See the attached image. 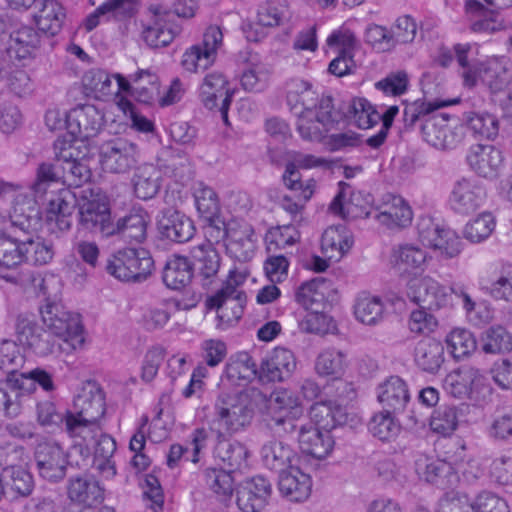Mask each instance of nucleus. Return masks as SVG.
<instances>
[{
    "mask_svg": "<svg viewBox=\"0 0 512 512\" xmlns=\"http://www.w3.org/2000/svg\"><path fill=\"white\" fill-rule=\"evenodd\" d=\"M25 364V355L16 341L0 340V371L6 374L0 379V412L9 418L19 415V398L31 389L32 383L23 386L25 379L20 369Z\"/></svg>",
    "mask_w": 512,
    "mask_h": 512,
    "instance_id": "1",
    "label": "nucleus"
},
{
    "mask_svg": "<svg viewBox=\"0 0 512 512\" xmlns=\"http://www.w3.org/2000/svg\"><path fill=\"white\" fill-rule=\"evenodd\" d=\"M39 221V210L32 199L14 204L10 214L11 232L0 233V267L10 269L23 262L22 239L17 232L28 235L37 229Z\"/></svg>",
    "mask_w": 512,
    "mask_h": 512,
    "instance_id": "2",
    "label": "nucleus"
},
{
    "mask_svg": "<svg viewBox=\"0 0 512 512\" xmlns=\"http://www.w3.org/2000/svg\"><path fill=\"white\" fill-rule=\"evenodd\" d=\"M39 311L45 327L62 340L63 344L58 346L63 352L70 353L83 345V325L79 314L50 299L45 300Z\"/></svg>",
    "mask_w": 512,
    "mask_h": 512,
    "instance_id": "3",
    "label": "nucleus"
},
{
    "mask_svg": "<svg viewBox=\"0 0 512 512\" xmlns=\"http://www.w3.org/2000/svg\"><path fill=\"white\" fill-rule=\"evenodd\" d=\"M258 390L240 393H229L222 391L214 404L215 418L212 421L211 429L217 425L218 437L224 432L234 433L250 423L254 415V409L250 397L260 395Z\"/></svg>",
    "mask_w": 512,
    "mask_h": 512,
    "instance_id": "4",
    "label": "nucleus"
},
{
    "mask_svg": "<svg viewBox=\"0 0 512 512\" xmlns=\"http://www.w3.org/2000/svg\"><path fill=\"white\" fill-rule=\"evenodd\" d=\"M151 253L144 248H123L110 255L105 264L106 272L122 282L145 281L154 271Z\"/></svg>",
    "mask_w": 512,
    "mask_h": 512,
    "instance_id": "5",
    "label": "nucleus"
},
{
    "mask_svg": "<svg viewBox=\"0 0 512 512\" xmlns=\"http://www.w3.org/2000/svg\"><path fill=\"white\" fill-rule=\"evenodd\" d=\"M243 280L241 275L231 270L221 289L206 299V307L217 310L220 324L225 327L234 325L243 315L247 297L245 292L237 288Z\"/></svg>",
    "mask_w": 512,
    "mask_h": 512,
    "instance_id": "6",
    "label": "nucleus"
},
{
    "mask_svg": "<svg viewBox=\"0 0 512 512\" xmlns=\"http://www.w3.org/2000/svg\"><path fill=\"white\" fill-rule=\"evenodd\" d=\"M293 115L296 117V130L307 141H321L334 124L342 120L341 111L335 109L330 95H322L320 108Z\"/></svg>",
    "mask_w": 512,
    "mask_h": 512,
    "instance_id": "7",
    "label": "nucleus"
},
{
    "mask_svg": "<svg viewBox=\"0 0 512 512\" xmlns=\"http://www.w3.org/2000/svg\"><path fill=\"white\" fill-rule=\"evenodd\" d=\"M76 413L67 412L66 432L71 437L85 439L87 431L92 432L97 421L105 414V402L100 393L78 395L74 400Z\"/></svg>",
    "mask_w": 512,
    "mask_h": 512,
    "instance_id": "8",
    "label": "nucleus"
},
{
    "mask_svg": "<svg viewBox=\"0 0 512 512\" xmlns=\"http://www.w3.org/2000/svg\"><path fill=\"white\" fill-rule=\"evenodd\" d=\"M100 162L106 171L124 174L135 168L140 160L139 146L125 137H114L99 148Z\"/></svg>",
    "mask_w": 512,
    "mask_h": 512,
    "instance_id": "9",
    "label": "nucleus"
},
{
    "mask_svg": "<svg viewBox=\"0 0 512 512\" xmlns=\"http://www.w3.org/2000/svg\"><path fill=\"white\" fill-rule=\"evenodd\" d=\"M406 295L411 302L430 312L452 305V297L447 288L429 275L410 279L407 283Z\"/></svg>",
    "mask_w": 512,
    "mask_h": 512,
    "instance_id": "10",
    "label": "nucleus"
},
{
    "mask_svg": "<svg viewBox=\"0 0 512 512\" xmlns=\"http://www.w3.org/2000/svg\"><path fill=\"white\" fill-rule=\"evenodd\" d=\"M223 34L218 26H209L203 34V40L188 48L182 55V67L191 73L208 69L216 60L221 47Z\"/></svg>",
    "mask_w": 512,
    "mask_h": 512,
    "instance_id": "11",
    "label": "nucleus"
},
{
    "mask_svg": "<svg viewBox=\"0 0 512 512\" xmlns=\"http://www.w3.org/2000/svg\"><path fill=\"white\" fill-rule=\"evenodd\" d=\"M366 217L375 219L388 229H402L412 223L413 212L408 202L399 195L384 194Z\"/></svg>",
    "mask_w": 512,
    "mask_h": 512,
    "instance_id": "12",
    "label": "nucleus"
},
{
    "mask_svg": "<svg viewBox=\"0 0 512 512\" xmlns=\"http://www.w3.org/2000/svg\"><path fill=\"white\" fill-rule=\"evenodd\" d=\"M77 226L102 237L113 236V221L109 204L98 199H82L78 205Z\"/></svg>",
    "mask_w": 512,
    "mask_h": 512,
    "instance_id": "13",
    "label": "nucleus"
},
{
    "mask_svg": "<svg viewBox=\"0 0 512 512\" xmlns=\"http://www.w3.org/2000/svg\"><path fill=\"white\" fill-rule=\"evenodd\" d=\"M448 113H434L425 118L421 124V134L429 145L436 149L446 150L457 146L461 141V133L450 123Z\"/></svg>",
    "mask_w": 512,
    "mask_h": 512,
    "instance_id": "14",
    "label": "nucleus"
},
{
    "mask_svg": "<svg viewBox=\"0 0 512 512\" xmlns=\"http://www.w3.org/2000/svg\"><path fill=\"white\" fill-rule=\"evenodd\" d=\"M18 340L39 356H47L54 352L56 336L48 329L38 325L32 316L20 314L16 320Z\"/></svg>",
    "mask_w": 512,
    "mask_h": 512,
    "instance_id": "15",
    "label": "nucleus"
},
{
    "mask_svg": "<svg viewBox=\"0 0 512 512\" xmlns=\"http://www.w3.org/2000/svg\"><path fill=\"white\" fill-rule=\"evenodd\" d=\"M486 188L473 177H463L455 182L450 195L452 209L463 215L478 210L485 202Z\"/></svg>",
    "mask_w": 512,
    "mask_h": 512,
    "instance_id": "16",
    "label": "nucleus"
},
{
    "mask_svg": "<svg viewBox=\"0 0 512 512\" xmlns=\"http://www.w3.org/2000/svg\"><path fill=\"white\" fill-rule=\"evenodd\" d=\"M34 458L42 478L57 482L65 477L68 465L67 454L57 443H39L36 446Z\"/></svg>",
    "mask_w": 512,
    "mask_h": 512,
    "instance_id": "17",
    "label": "nucleus"
},
{
    "mask_svg": "<svg viewBox=\"0 0 512 512\" xmlns=\"http://www.w3.org/2000/svg\"><path fill=\"white\" fill-rule=\"evenodd\" d=\"M271 493L270 481L257 475L239 484L236 490V503L243 512H259L267 505Z\"/></svg>",
    "mask_w": 512,
    "mask_h": 512,
    "instance_id": "18",
    "label": "nucleus"
},
{
    "mask_svg": "<svg viewBox=\"0 0 512 512\" xmlns=\"http://www.w3.org/2000/svg\"><path fill=\"white\" fill-rule=\"evenodd\" d=\"M486 378L478 368L462 365L445 379L447 391L458 399H476V394L485 388Z\"/></svg>",
    "mask_w": 512,
    "mask_h": 512,
    "instance_id": "19",
    "label": "nucleus"
},
{
    "mask_svg": "<svg viewBox=\"0 0 512 512\" xmlns=\"http://www.w3.org/2000/svg\"><path fill=\"white\" fill-rule=\"evenodd\" d=\"M103 122L104 115L91 104L79 105L67 114V130L81 141L95 137Z\"/></svg>",
    "mask_w": 512,
    "mask_h": 512,
    "instance_id": "20",
    "label": "nucleus"
},
{
    "mask_svg": "<svg viewBox=\"0 0 512 512\" xmlns=\"http://www.w3.org/2000/svg\"><path fill=\"white\" fill-rule=\"evenodd\" d=\"M54 153L59 157L61 182L69 186H81L91 177L88 166L74 157L75 149L65 140L58 138L53 145Z\"/></svg>",
    "mask_w": 512,
    "mask_h": 512,
    "instance_id": "21",
    "label": "nucleus"
},
{
    "mask_svg": "<svg viewBox=\"0 0 512 512\" xmlns=\"http://www.w3.org/2000/svg\"><path fill=\"white\" fill-rule=\"evenodd\" d=\"M227 253L239 262L251 260L256 252L257 237L251 224L246 221L231 220Z\"/></svg>",
    "mask_w": 512,
    "mask_h": 512,
    "instance_id": "22",
    "label": "nucleus"
},
{
    "mask_svg": "<svg viewBox=\"0 0 512 512\" xmlns=\"http://www.w3.org/2000/svg\"><path fill=\"white\" fill-rule=\"evenodd\" d=\"M194 272L203 288L209 289L219 282V269L221 257L214 246L209 243H200L190 249Z\"/></svg>",
    "mask_w": 512,
    "mask_h": 512,
    "instance_id": "23",
    "label": "nucleus"
},
{
    "mask_svg": "<svg viewBox=\"0 0 512 512\" xmlns=\"http://www.w3.org/2000/svg\"><path fill=\"white\" fill-rule=\"evenodd\" d=\"M466 161L472 171L486 179L496 178L503 167L501 150L492 145L477 144L470 147Z\"/></svg>",
    "mask_w": 512,
    "mask_h": 512,
    "instance_id": "24",
    "label": "nucleus"
},
{
    "mask_svg": "<svg viewBox=\"0 0 512 512\" xmlns=\"http://www.w3.org/2000/svg\"><path fill=\"white\" fill-rule=\"evenodd\" d=\"M157 229L160 235L176 243L189 241L195 233L193 221L181 211L166 208L157 217Z\"/></svg>",
    "mask_w": 512,
    "mask_h": 512,
    "instance_id": "25",
    "label": "nucleus"
},
{
    "mask_svg": "<svg viewBox=\"0 0 512 512\" xmlns=\"http://www.w3.org/2000/svg\"><path fill=\"white\" fill-rule=\"evenodd\" d=\"M319 96L313 85L300 78H292L286 83V103L292 114L310 113L320 108Z\"/></svg>",
    "mask_w": 512,
    "mask_h": 512,
    "instance_id": "26",
    "label": "nucleus"
},
{
    "mask_svg": "<svg viewBox=\"0 0 512 512\" xmlns=\"http://www.w3.org/2000/svg\"><path fill=\"white\" fill-rule=\"evenodd\" d=\"M377 399L386 412L402 413L411 400L407 383L399 376H391L377 387Z\"/></svg>",
    "mask_w": 512,
    "mask_h": 512,
    "instance_id": "27",
    "label": "nucleus"
},
{
    "mask_svg": "<svg viewBox=\"0 0 512 512\" xmlns=\"http://www.w3.org/2000/svg\"><path fill=\"white\" fill-rule=\"evenodd\" d=\"M296 369L293 352L284 347H276L260 366V380L281 382L291 376Z\"/></svg>",
    "mask_w": 512,
    "mask_h": 512,
    "instance_id": "28",
    "label": "nucleus"
},
{
    "mask_svg": "<svg viewBox=\"0 0 512 512\" xmlns=\"http://www.w3.org/2000/svg\"><path fill=\"white\" fill-rule=\"evenodd\" d=\"M392 257L394 267L402 274L422 273L432 259L426 249L412 243L399 244Z\"/></svg>",
    "mask_w": 512,
    "mask_h": 512,
    "instance_id": "29",
    "label": "nucleus"
},
{
    "mask_svg": "<svg viewBox=\"0 0 512 512\" xmlns=\"http://www.w3.org/2000/svg\"><path fill=\"white\" fill-rule=\"evenodd\" d=\"M149 222L150 217L145 210L134 209L116 223L113 222V236H118L124 242L141 243L147 237Z\"/></svg>",
    "mask_w": 512,
    "mask_h": 512,
    "instance_id": "30",
    "label": "nucleus"
},
{
    "mask_svg": "<svg viewBox=\"0 0 512 512\" xmlns=\"http://www.w3.org/2000/svg\"><path fill=\"white\" fill-rule=\"evenodd\" d=\"M465 11L470 22V30L477 34L490 35L504 28L499 14L487 9L478 0H466Z\"/></svg>",
    "mask_w": 512,
    "mask_h": 512,
    "instance_id": "31",
    "label": "nucleus"
},
{
    "mask_svg": "<svg viewBox=\"0 0 512 512\" xmlns=\"http://www.w3.org/2000/svg\"><path fill=\"white\" fill-rule=\"evenodd\" d=\"M414 363L423 372L435 375L445 361L443 344L435 338H423L414 348Z\"/></svg>",
    "mask_w": 512,
    "mask_h": 512,
    "instance_id": "32",
    "label": "nucleus"
},
{
    "mask_svg": "<svg viewBox=\"0 0 512 512\" xmlns=\"http://www.w3.org/2000/svg\"><path fill=\"white\" fill-rule=\"evenodd\" d=\"M278 487L280 493L288 500L303 502L311 494L312 480L310 475L293 466L280 474Z\"/></svg>",
    "mask_w": 512,
    "mask_h": 512,
    "instance_id": "33",
    "label": "nucleus"
},
{
    "mask_svg": "<svg viewBox=\"0 0 512 512\" xmlns=\"http://www.w3.org/2000/svg\"><path fill=\"white\" fill-rule=\"evenodd\" d=\"M298 442L304 454L316 459H323L328 456L334 446L331 434L319 430L311 423L300 427Z\"/></svg>",
    "mask_w": 512,
    "mask_h": 512,
    "instance_id": "34",
    "label": "nucleus"
},
{
    "mask_svg": "<svg viewBox=\"0 0 512 512\" xmlns=\"http://www.w3.org/2000/svg\"><path fill=\"white\" fill-rule=\"evenodd\" d=\"M234 91L229 87L226 76L219 72L213 71L208 73L202 81L199 91V97L205 108L214 110L222 103L225 97L233 98Z\"/></svg>",
    "mask_w": 512,
    "mask_h": 512,
    "instance_id": "35",
    "label": "nucleus"
},
{
    "mask_svg": "<svg viewBox=\"0 0 512 512\" xmlns=\"http://www.w3.org/2000/svg\"><path fill=\"white\" fill-rule=\"evenodd\" d=\"M194 277L192 262L186 256L173 254L166 260L162 280L167 288L181 290L189 285Z\"/></svg>",
    "mask_w": 512,
    "mask_h": 512,
    "instance_id": "36",
    "label": "nucleus"
},
{
    "mask_svg": "<svg viewBox=\"0 0 512 512\" xmlns=\"http://www.w3.org/2000/svg\"><path fill=\"white\" fill-rule=\"evenodd\" d=\"M310 418L314 427L330 434L337 426L346 423L347 413L342 405L334 401H320L311 406Z\"/></svg>",
    "mask_w": 512,
    "mask_h": 512,
    "instance_id": "37",
    "label": "nucleus"
},
{
    "mask_svg": "<svg viewBox=\"0 0 512 512\" xmlns=\"http://www.w3.org/2000/svg\"><path fill=\"white\" fill-rule=\"evenodd\" d=\"M68 497L73 502L92 507L103 502L104 489L91 476H77L69 482Z\"/></svg>",
    "mask_w": 512,
    "mask_h": 512,
    "instance_id": "38",
    "label": "nucleus"
},
{
    "mask_svg": "<svg viewBox=\"0 0 512 512\" xmlns=\"http://www.w3.org/2000/svg\"><path fill=\"white\" fill-rule=\"evenodd\" d=\"M218 438L214 456L221 461L224 469L234 473L246 468L249 452L245 445L236 440L225 439L223 436Z\"/></svg>",
    "mask_w": 512,
    "mask_h": 512,
    "instance_id": "39",
    "label": "nucleus"
},
{
    "mask_svg": "<svg viewBox=\"0 0 512 512\" xmlns=\"http://www.w3.org/2000/svg\"><path fill=\"white\" fill-rule=\"evenodd\" d=\"M150 11L153 13V19L144 26L142 38L151 48L165 47L173 41L175 32L164 20L167 13L162 11L161 7L152 6Z\"/></svg>",
    "mask_w": 512,
    "mask_h": 512,
    "instance_id": "40",
    "label": "nucleus"
},
{
    "mask_svg": "<svg viewBox=\"0 0 512 512\" xmlns=\"http://www.w3.org/2000/svg\"><path fill=\"white\" fill-rule=\"evenodd\" d=\"M161 182V170L153 164H143L136 168L132 178L134 194L141 200H150L160 191Z\"/></svg>",
    "mask_w": 512,
    "mask_h": 512,
    "instance_id": "41",
    "label": "nucleus"
},
{
    "mask_svg": "<svg viewBox=\"0 0 512 512\" xmlns=\"http://www.w3.org/2000/svg\"><path fill=\"white\" fill-rule=\"evenodd\" d=\"M66 17L65 8L57 0H43L39 11L34 15L38 30L47 35H57Z\"/></svg>",
    "mask_w": 512,
    "mask_h": 512,
    "instance_id": "42",
    "label": "nucleus"
},
{
    "mask_svg": "<svg viewBox=\"0 0 512 512\" xmlns=\"http://www.w3.org/2000/svg\"><path fill=\"white\" fill-rule=\"evenodd\" d=\"M483 81L488 85L492 94L506 92L507 98L512 99V91L509 89L512 81L510 60L506 57L491 60L484 70Z\"/></svg>",
    "mask_w": 512,
    "mask_h": 512,
    "instance_id": "43",
    "label": "nucleus"
},
{
    "mask_svg": "<svg viewBox=\"0 0 512 512\" xmlns=\"http://www.w3.org/2000/svg\"><path fill=\"white\" fill-rule=\"evenodd\" d=\"M352 245L351 235L342 225L328 227L322 234L321 250L329 260L339 261Z\"/></svg>",
    "mask_w": 512,
    "mask_h": 512,
    "instance_id": "44",
    "label": "nucleus"
},
{
    "mask_svg": "<svg viewBox=\"0 0 512 512\" xmlns=\"http://www.w3.org/2000/svg\"><path fill=\"white\" fill-rule=\"evenodd\" d=\"M295 452L290 445L283 441L271 440L261 448V459L263 465L272 471L285 472L292 466Z\"/></svg>",
    "mask_w": 512,
    "mask_h": 512,
    "instance_id": "45",
    "label": "nucleus"
},
{
    "mask_svg": "<svg viewBox=\"0 0 512 512\" xmlns=\"http://www.w3.org/2000/svg\"><path fill=\"white\" fill-rule=\"evenodd\" d=\"M417 471L426 482L434 484L441 489L451 487L457 480V475L451 463L440 459L426 460L424 465L418 462Z\"/></svg>",
    "mask_w": 512,
    "mask_h": 512,
    "instance_id": "46",
    "label": "nucleus"
},
{
    "mask_svg": "<svg viewBox=\"0 0 512 512\" xmlns=\"http://www.w3.org/2000/svg\"><path fill=\"white\" fill-rule=\"evenodd\" d=\"M5 464L7 466L1 473V481L3 482L6 495H10L11 498L29 495L33 488L31 474L21 466L10 464L7 460Z\"/></svg>",
    "mask_w": 512,
    "mask_h": 512,
    "instance_id": "47",
    "label": "nucleus"
},
{
    "mask_svg": "<svg viewBox=\"0 0 512 512\" xmlns=\"http://www.w3.org/2000/svg\"><path fill=\"white\" fill-rule=\"evenodd\" d=\"M329 286L324 277H315L309 281L303 282L296 290L295 300L305 310L325 309V290Z\"/></svg>",
    "mask_w": 512,
    "mask_h": 512,
    "instance_id": "48",
    "label": "nucleus"
},
{
    "mask_svg": "<svg viewBox=\"0 0 512 512\" xmlns=\"http://www.w3.org/2000/svg\"><path fill=\"white\" fill-rule=\"evenodd\" d=\"M385 305L378 296L361 293L355 300L354 315L358 321L365 325H377L384 318Z\"/></svg>",
    "mask_w": 512,
    "mask_h": 512,
    "instance_id": "49",
    "label": "nucleus"
},
{
    "mask_svg": "<svg viewBox=\"0 0 512 512\" xmlns=\"http://www.w3.org/2000/svg\"><path fill=\"white\" fill-rule=\"evenodd\" d=\"M342 119L354 122L360 129H368L380 122L378 112L365 98H354L346 105V111L341 112Z\"/></svg>",
    "mask_w": 512,
    "mask_h": 512,
    "instance_id": "50",
    "label": "nucleus"
},
{
    "mask_svg": "<svg viewBox=\"0 0 512 512\" xmlns=\"http://www.w3.org/2000/svg\"><path fill=\"white\" fill-rule=\"evenodd\" d=\"M115 451V440L110 435L101 434L96 441L93 466L107 478L116 474L115 464L112 460Z\"/></svg>",
    "mask_w": 512,
    "mask_h": 512,
    "instance_id": "51",
    "label": "nucleus"
},
{
    "mask_svg": "<svg viewBox=\"0 0 512 512\" xmlns=\"http://www.w3.org/2000/svg\"><path fill=\"white\" fill-rule=\"evenodd\" d=\"M346 355L335 348L322 350L315 361V371L319 376H333L338 378L344 373Z\"/></svg>",
    "mask_w": 512,
    "mask_h": 512,
    "instance_id": "52",
    "label": "nucleus"
},
{
    "mask_svg": "<svg viewBox=\"0 0 512 512\" xmlns=\"http://www.w3.org/2000/svg\"><path fill=\"white\" fill-rule=\"evenodd\" d=\"M392 414V412L383 410L374 414L368 423L369 432L380 441H392L396 439L401 431L400 423Z\"/></svg>",
    "mask_w": 512,
    "mask_h": 512,
    "instance_id": "53",
    "label": "nucleus"
},
{
    "mask_svg": "<svg viewBox=\"0 0 512 512\" xmlns=\"http://www.w3.org/2000/svg\"><path fill=\"white\" fill-rule=\"evenodd\" d=\"M135 83L133 95L137 101L151 104L159 94V78L150 70L140 69L132 77Z\"/></svg>",
    "mask_w": 512,
    "mask_h": 512,
    "instance_id": "54",
    "label": "nucleus"
},
{
    "mask_svg": "<svg viewBox=\"0 0 512 512\" xmlns=\"http://www.w3.org/2000/svg\"><path fill=\"white\" fill-rule=\"evenodd\" d=\"M299 170L300 168L288 160L282 174V182L287 189L299 192V199L301 201H309L314 193L316 181L308 179L306 182H303Z\"/></svg>",
    "mask_w": 512,
    "mask_h": 512,
    "instance_id": "55",
    "label": "nucleus"
},
{
    "mask_svg": "<svg viewBox=\"0 0 512 512\" xmlns=\"http://www.w3.org/2000/svg\"><path fill=\"white\" fill-rule=\"evenodd\" d=\"M232 472L226 469L208 468L205 470V483L219 498L220 501L230 500L234 491Z\"/></svg>",
    "mask_w": 512,
    "mask_h": 512,
    "instance_id": "56",
    "label": "nucleus"
},
{
    "mask_svg": "<svg viewBox=\"0 0 512 512\" xmlns=\"http://www.w3.org/2000/svg\"><path fill=\"white\" fill-rule=\"evenodd\" d=\"M464 119L468 129L476 137L492 140L498 135L499 122L489 113L467 112Z\"/></svg>",
    "mask_w": 512,
    "mask_h": 512,
    "instance_id": "57",
    "label": "nucleus"
},
{
    "mask_svg": "<svg viewBox=\"0 0 512 512\" xmlns=\"http://www.w3.org/2000/svg\"><path fill=\"white\" fill-rule=\"evenodd\" d=\"M289 18L288 6L281 0H267L257 11L258 24L264 27L280 26Z\"/></svg>",
    "mask_w": 512,
    "mask_h": 512,
    "instance_id": "58",
    "label": "nucleus"
},
{
    "mask_svg": "<svg viewBox=\"0 0 512 512\" xmlns=\"http://www.w3.org/2000/svg\"><path fill=\"white\" fill-rule=\"evenodd\" d=\"M193 196L197 211L202 218H212L220 211L219 198L217 193L203 182L194 186Z\"/></svg>",
    "mask_w": 512,
    "mask_h": 512,
    "instance_id": "59",
    "label": "nucleus"
},
{
    "mask_svg": "<svg viewBox=\"0 0 512 512\" xmlns=\"http://www.w3.org/2000/svg\"><path fill=\"white\" fill-rule=\"evenodd\" d=\"M23 262L33 265H44L49 263L54 255L52 245L30 237L22 239Z\"/></svg>",
    "mask_w": 512,
    "mask_h": 512,
    "instance_id": "60",
    "label": "nucleus"
},
{
    "mask_svg": "<svg viewBox=\"0 0 512 512\" xmlns=\"http://www.w3.org/2000/svg\"><path fill=\"white\" fill-rule=\"evenodd\" d=\"M458 426V413L455 406L441 405L434 410L431 419V429L443 436L451 435Z\"/></svg>",
    "mask_w": 512,
    "mask_h": 512,
    "instance_id": "61",
    "label": "nucleus"
},
{
    "mask_svg": "<svg viewBox=\"0 0 512 512\" xmlns=\"http://www.w3.org/2000/svg\"><path fill=\"white\" fill-rule=\"evenodd\" d=\"M446 342L455 359H461L470 355L477 347L473 334L469 330L462 328L452 330L448 334Z\"/></svg>",
    "mask_w": 512,
    "mask_h": 512,
    "instance_id": "62",
    "label": "nucleus"
},
{
    "mask_svg": "<svg viewBox=\"0 0 512 512\" xmlns=\"http://www.w3.org/2000/svg\"><path fill=\"white\" fill-rule=\"evenodd\" d=\"M269 410L272 415L292 414V417H300L303 413L298 398L288 390L276 391L271 395Z\"/></svg>",
    "mask_w": 512,
    "mask_h": 512,
    "instance_id": "63",
    "label": "nucleus"
},
{
    "mask_svg": "<svg viewBox=\"0 0 512 512\" xmlns=\"http://www.w3.org/2000/svg\"><path fill=\"white\" fill-rule=\"evenodd\" d=\"M82 85L87 94L96 97L107 96L112 93L111 76L101 69H90L82 77Z\"/></svg>",
    "mask_w": 512,
    "mask_h": 512,
    "instance_id": "64",
    "label": "nucleus"
}]
</instances>
